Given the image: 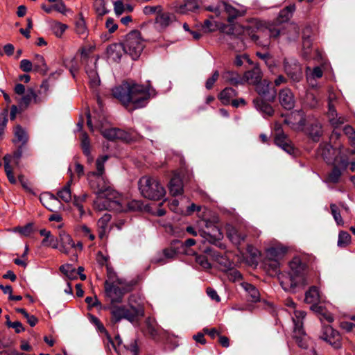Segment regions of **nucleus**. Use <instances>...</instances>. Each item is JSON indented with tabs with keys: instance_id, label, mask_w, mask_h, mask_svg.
Returning <instances> with one entry per match:
<instances>
[{
	"instance_id": "obj_21",
	"label": "nucleus",
	"mask_w": 355,
	"mask_h": 355,
	"mask_svg": "<svg viewBox=\"0 0 355 355\" xmlns=\"http://www.w3.org/2000/svg\"><path fill=\"white\" fill-rule=\"evenodd\" d=\"M293 30L295 32V35H298V31L297 26L295 24H288L286 27H284L282 28H279L276 27L268 28V29H265L264 32H260L261 34L267 35L266 36H270V37L276 38L279 37L280 35L286 34V31Z\"/></svg>"
},
{
	"instance_id": "obj_41",
	"label": "nucleus",
	"mask_w": 355,
	"mask_h": 355,
	"mask_svg": "<svg viewBox=\"0 0 355 355\" xmlns=\"http://www.w3.org/2000/svg\"><path fill=\"white\" fill-rule=\"evenodd\" d=\"M236 96V91L231 87L225 88L219 94L218 98L224 105L232 103V98Z\"/></svg>"
},
{
	"instance_id": "obj_46",
	"label": "nucleus",
	"mask_w": 355,
	"mask_h": 355,
	"mask_svg": "<svg viewBox=\"0 0 355 355\" xmlns=\"http://www.w3.org/2000/svg\"><path fill=\"white\" fill-rule=\"evenodd\" d=\"M71 180L69 181L67 184L57 193L58 198L65 202H69L71 200Z\"/></svg>"
},
{
	"instance_id": "obj_24",
	"label": "nucleus",
	"mask_w": 355,
	"mask_h": 355,
	"mask_svg": "<svg viewBox=\"0 0 355 355\" xmlns=\"http://www.w3.org/2000/svg\"><path fill=\"white\" fill-rule=\"evenodd\" d=\"M123 53H125V48L123 43L112 44L107 49L108 57L115 62L121 59Z\"/></svg>"
},
{
	"instance_id": "obj_53",
	"label": "nucleus",
	"mask_w": 355,
	"mask_h": 355,
	"mask_svg": "<svg viewBox=\"0 0 355 355\" xmlns=\"http://www.w3.org/2000/svg\"><path fill=\"white\" fill-rule=\"evenodd\" d=\"M351 241L350 234L345 231L340 232L338 239V246L345 248L348 245Z\"/></svg>"
},
{
	"instance_id": "obj_23",
	"label": "nucleus",
	"mask_w": 355,
	"mask_h": 355,
	"mask_svg": "<svg viewBox=\"0 0 355 355\" xmlns=\"http://www.w3.org/2000/svg\"><path fill=\"white\" fill-rule=\"evenodd\" d=\"M203 252L211 257L215 261H216L223 268H222L224 270H229L232 268V263L230 261L227 259L226 257H223L220 256L218 252H216L212 248H206Z\"/></svg>"
},
{
	"instance_id": "obj_19",
	"label": "nucleus",
	"mask_w": 355,
	"mask_h": 355,
	"mask_svg": "<svg viewBox=\"0 0 355 355\" xmlns=\"http://www.w3.org/2000/svg\"><path fill=\"white\" fill-rule=\"evenodd\" d=\"M175 21H176V17L174 14L162 10L155 18V24L162 30L166 29Z\"/></svg>"
},
{
	"instance_id": "obj_2",
	"label": "nucleus",
	"mask_w": 355,
	"mask_h": 355,
	"mask_svg": "<svg viewBox=\"0 0 355 355\" xmlns=\"http://www.w3.org/2000/svg\"><path fill=\"white\" fill-rule=\"evenodd\" d=\"M112 95L123 105H133L134 109L141 108L146 106L150 98V88L132 81L123 82L121 85L115 87L112 90Z\"/></svg>"
},
{
	"instance_id": "obj_55",
	"label": "nucleus",
	"mask_w": 355,
	"mask_h": 355,
	"mask_svg": "<svg viewBox=\"0 0 355 355\" xmlns=\"http://www.w3.org/2000/svg\"><path fill=\"white\" fill-rule=\"evenodd\" d=\"M162 10V7L158 6H146L143 8V12L146 15L157 14V15Z\"/></svg>"
},
{
	"instance_id": "obj_39",
	"label": "nucleus",
	"mask_w": 355,
	"mask_h": 355,
	"mask_svg": "<svg viewBox=\"0 0 355 355\" xmlns=\"http://www.w3.org/2000/svg\"><path fill=\"white\" fill-rule=\"evenodd\" d=\"M40 234L44 236L42 241V244L44 246H51L53 248H58L57 239L52 235L50 231L46 229L40 230Z\"/></svg>"
},
{
	"instance_id": "obj_43",
	"label": "nucleus",
	"mask_w": 355,
	"mask_h": 355,
	"mask_svg": "<svg viewBox=\"0 0 355 355\" xmlns=\"http://www.w3.org/2000/svg\"><path fill=\"white\" fill-rule=\"evenodd\" d=\"M94 8L96 15L100 17H102L110 12V10L107 8V2L105 0H95Z\"/></svg>"
},
{
	"instance_id": "obj_12",
	"label": "nucleus",
	"mask_w": 355,
	"mask_h": 355,
	"mask_svg": "<svg viewBox=\"0 0 355 355\" xmlns=\"http://www.w3.org/2000/svg\"><path fill=\"white\" fill-rule=\"evenodd\" d=\"M320 338L335 349H339L342 346L340 335L329 325H322Z\"/></svg>"
},
{
	"instance_id": "obj_52",
	"label": "nucleus",
	"mask_w": 355,
	"mask_h": 355,
	"mask_svg": "<svg viewBox=\"0 0 355 355\" xmlns=\"http://www.w3.org/2000/svg\"><path fill=\"white\" fill-rule=\"evenodd\" d=\"M60 270L69 279H73L76 277L77 272L75 268L71 264L62 265L60 266Z\"/></svg>"
},
{
	"instance_id": "obj_35",
	"label": "nucleus",
	"mask_w": 355,
	"mask_h": 355,
	"mask_svg": "<svg viewBox=\"0 0 355 355\" xmlns=\"http://www.w3.org/2000/svg\"><path fill=\"white\" fill-rule=\"evenodd\" d=\"M255 107L267 116H272L274 113L272 107L261 98H256L253 101Z\"/></svg>"
},
{
	"instance_id": "obj_5",
	"label": "nucleus",
	"mask_w": 355,
	"mask_h": 355,
	"mask_svg": "<svg viewBox=\"0 0 355 355\" xmlns=\"http://www.w3.org/2000/svg\"><path fill=\"white\" fill-rule=\"evenodd\" d=\"M108 309L111 315V321L113 323H117L121 320L125 319L134 324L144 315V307L141 304L136 306L111 304Z\"/></svg>"
},
{
	"instance_id": "obj_25",
	"label": "nucleus",
	"mask_w": 355,
	"mask_h": 355,
	"mask_svg": "<svg viewBox=\"0 0 355 355\" xmlns=\"http://www.w3.org/2000/svg\"><path fill=\"white\" fill-rule=\"evenodd\" d=\"M227 236L234 245H240L244 241L246 235L239 231L235 227L232 225L227 226Z\"/></svg>"
},
{
	"instance_id": "obj_63",
	"label": "nucleus",
	"mask_w": 355,
	"mask_h": 355,
	"mask_svg": "<svg viewBox=\"0 0 355 355\" xmlns=\"http://www.w3.org/2000/svg\"><path fill=\"white\" fill-rule=\"evenodd\" d=\"M343 130H344L345 134L350 139L351 142L353 144H355V130H354V129L350 125H346L344 128Z\"/></svg>"
},
{
	"instance_id": "obj_51",
	"label": "nucleus",
	"mask_w": 355,
	"mask_h": 355,
	"mask_svg": "<svg viewBox=\"0 0 355 355\" xmlns=\"http://www.w3.org/2000/svg\"><path fill=\"white\" fill-rule=\"evenodd\" d=\"M107 159V155L98 157L96 161V171H91L90 173H94L96 175H103L105 171L104 164Z\"/></svg>"
},
{
	"instance_id": "obj_11",
	"label": "nucleus",
	"mask_w": 355,
	"mask_h": 355,
	"mask_svg": "<svg viewBox=\"0 0 355 355\" xmlns=\"http://www.w3.org/2000/svg\"><path fill=\"white\" fill-rule=\"evenodd\" d=\"M200 236L211 244H216L223 236L220 230L211 221H205V229L200 232Z\"/></svg>"
},
{
	"instance_id": "obj_47",
	"label": "nucleus",
	"mask_w": 355,
	"mask_h": 355,
	"mask_svg": "<svg viewBox=\"0 0 355 355\" xmlns=\"http://www.w3.org/2000/svg\"><path fill=\"white\" fill-rule=\"evenodd\" d=\"M311 309L315 311L320 315V320L323 322L326 320L328 322H332L334 320L333 315L325 311L322 306H311Z\"/></svg>"
},
{
	"instance_id": "obj_16",
	"label": "nucleus",
	"mask_w": 355,
	"mask_h": 355,
	"mask_svg": "<svg viewBox=\"0 0 355 355\" xmlns=\"http://www.w3.org/2000/svg\"><path fill=\"white\" fill-rule=\"evenodd\" d=\"M279 101L281 105L286 110H292L295 106V98L292 91L288 88L280 90Z\"/></svg>"
},
{
	"instance_id": "obj_45",
	"label": "nucleus",
	"mask_w": 355,
	"mask_h": 355,
	"mask_svg": "<svg viewBox=\"0 0 355 355\" xmlns=\"http://www.w3.org/2000/svg\"><path fill=\"white\" fill-rule=\"evenodd\" d=\"M86 73L89 78V83L92 87L98 86L100 83V79L96 69V66L92 68L86 67Z\"/></svg>"
},
{
	"instance_id": "obj_42",
	"label": "nucleus",
	"mask_w": 355,
	"mask_h": 355,
	"mask_svg": "<svg viewBox=\"0 0 355 355\" xmlns=\"http://www.w3.org/2000/svg\"><path fill=\"white\" fill-rule=\"evenodd\" d=\"M343 171L338 166H334L331 171L327 174L325 182L336 184L339 182Z\"/></svg>"
},
{
	"instance_id": "obj_33",
	"label": "nucleus",
	"mask_w": 355,
	"mask_h": 355,
	"mask_svg": "<svg viewBox=\"0 0 355 355\" xmlns=\"http://www.w3.org/2000/svg\"><path fill=\"white\" fill-rule=\"evenodd\" d=\"M256 90L257 93L267 98L268 100H274L275 92H274L271 96L268 97V94L270 92V83L266 80L263 81H260L259 83L256 84Z\"/></svg>"
},
{
	"instance_id": "obj_10",
	"label": "nucleus",
	"mask_w": 355,
	"mask_h": 355,
	"mask_svg": "<svg viewBox=\"0 0 355 355\" xmlns=\"http://www.w3.org/2000/svg\"><path fill=\"white\" fill-rule=\"evenodd\" d=\"M284 71L295 83L300 82L303 77L300 64L294 58H288L284 60Z\"/></svg>"
},
{
	"instance_id": "obj_34",
	"label": "nucleus",
	"mask_w": 355,
	"mask_h": 355,
	"mask_svg": "<svg viewBox=\"0 0 355 355\" xmlns=\"http://www.w3.org/2000/svg\"><path fill=\"white\" fill-rule=\"evenodd\" d=\"M15 139L13 143H21V146L25 145L28 140V136L26 131L19 125L15 126L14 129Z\"/></svg>"
},
{
	"instance_id": "obj_44",
	"label": "nucleus",
	"mask_w": 355,
	"mask_h": 355,
	"mask_svg": "<svg viewBox=\"0 0 355 355\" xmlns=\"http://www.w3.org/2000/svg\"><path fill=\"white\" fill-rule=\"evenodd\" d=\"M223 78L227 81L228 83L236 85L239 84H243V78H241L237 73L232 72V71H227L223 75Z\"/></svg>"
},
{
	"instance_id": "obj_37",
	"label": "nucleus",
	"mask_w": 355,
	"mask_h": 355,
	"mask_svg": "<svg viewBox=\"0 0 355 355\" xmlns=\"http://www.w3.org/2000/svg\"><path fill=\"white\" fill-rule=\"evenodd\" d=\"M34 71L39 72L43 75L48 71V67L44 58L42 55L37 54L35 55L33 60Z\"/></svg>"
},
{
	"instance_id": "obj_27",
	"label": "nucleus",
	"mask_w": 355,
	"mask_h": 355,
	"mask_svg": "<svg viewBox=\"0 0 355 355\" xmlns=\"http://www.w3.org/2000/svg\"><path fill=\"white\" fill-rule=\"evenodd\" d=\"M198 8L196 0H185L184 3L175 6V10L178 13L184 15L189 12H195Z\"/></svg>"
},
{
	"instance_id": "obj_29",
	"label": "nucleus",
	"mask_w": 355,
	"mask_h": 355,
	"mask_svg": "<svg viewBox=\"0 0 355 355\" xmlns=\"http://www.w3.org/2000/svg\"><path fill=\"white\" fill-rule=\"evenodd\" d=\"M33 100H34L35 103H38L40 102L34 89L30 88L27 90L26 94L22 96L19 101V107L21 110L26 109Z\"/></svg>"
},
{
	"instance_id": "obj_18",
	"label": "nucleus",
	"mask_w": 355,
	"mask_h": 355,
	"mask_svg": "<svg viewBox=\"0 0 355 355\" xmlns=\"http://www.w3.org/2000/svg\"><path fill=\"white\" fill-rule=\"evenodd\" d=\"M40 200L51 211H55L60 202L58 198L49 192L42 193L40 196Z\"/></svg>"
},
{
	"instance_id": "obj_9",
	"label": "nucleus",
	"mask_w": 355,
	"mask_h": 355,
	"mask_svg": "<svg viewBox=\"0 0 355 355\" xmlns=\"http://www.w3.org/2000/svg\"><path fill=\"white\" fill-rule=\"evenodd\" d=\"M142 208V204L139 200H127L121 198L119 194L116 198L111 200L109 208L107 210H114L116 211H137Z\"/></svg>"
},
{
	"instance_id": "obj_49",
	"label": "nucleus",
	"mask_w": 355,
	"mask_h": 355,
	"mask_svg": "<svg viewBox=\"0 0 355 355\" xmlns=\"http://www.w3.org/2000/svg\"><path fill=\"white\" fill-rule=\"evenodd\" d=\"M87 196V193H84L80 196H74L73 197V205L77 207L80 217H82L85 214L83 202L86 200Z\"/></svg>"
},
{
	"instance_id": "obj_6",
	"label": "nucleus",
	"mask_w": 355,
	"mask_h": 355,
	"mask_svg": "<svg viewBox=\"0 0 355 355\" xmlns=\"http://www.w3.org/2000/svg\"><path fill=\"white\" fill-rule=\"evenodd\" d=\"M138 185L141 195L146 198L158 200L165 196L164 187L155 178L144 176L139 179Z\"/></svg>"
},
{
	"instance_id": "obj_59",
	"label": "nucleus",
	"mask_w": 355,
	"mask_h": 355,
	"mask_svg": "<svg viewBox=\"0 0 355 355\" xmlns=\"http://www.w3.org/2000/svg\"><path fill=\"white\" fill-rule=\"evenodd\" d=\"M80 19L76 22V31L78 34H84L86 32V25L82 14Z\"/></svg>"
},
{
	"instance_id": "obj_60",
	"label": "nucleus",
	"mask_w": 355,
	"mask_h": 355,
	"mask_svg": "<svg viewBox=\"0 0 355 355\" xmlns=\"http://www.w3.org/2000/svg\"><path fill=\"white\" fill-rule=\"evenodd\" d=\"M349 165V162L347 159L344 157H336L335 159L334 166H338V168H340L341 171H344L346 170Z\"/></svg>"
},
{
	"instance_id": "obj_17",
	"label": "nucleus",
	"mask_w": 355,
	"mask_h": 355,
	"mask_svg": "<svg viewBox=\"0 0 355 355\" xmlns=\"http://www.w3.org/2000/svg\"><path fill=\"white\" fill-rule=\"evenodd\" d=\"M277 133L275 137V144L280 147L287 153L291 155L294 153V148L289 138L282 132H278L279 130L276 129Z\"/></svg>"
},
{
	"instance_id": "obj_13",
	"label": "nucleus",
	"mask_w": 355,
	"mask_h": 355,
	"mask_svg": "<svg viewBox=\"0 0 355 355\" xmlns=\"http://www.w3.org/2000/svg\"><path fill=\"white\" fill-rule=\"evenodd\" d=\"M144 333L156 342L162 341L165 334L164 331L159 330L155 319L150 317L145 321Z\"/></svg>"
},
{
	"instance_id": "obj_3",
	"label": "nucleus",
	"mask_w": 355,
	"mask_h": 355,
	"mask_svg": "<svg viewBox=\"0 0 355 355\" xmlns=\"http://www.w3.org/2000/svg\"><path fill=\"white\" fill-rule=\"evenodd\" d=\"M291 271L281 273L278 279L282 288L287 292H295L309 283L307 268L300 257H294L289 263Z\"/></svg>"
},
{
	"instance_id": "obj_26",
	"label": "nucleus",
	"mask_w": 355,
	"mask_h": 355,
	"mask_svg": "<svg viewBox=\"0 0 355 355\" xmlns=\"http://www.w3.org/2000/svg\"><path fill=\"white\" fill-rule=\"evenodd\" d=\"M60 247L59 250L60 252L68 254L71 248H75V243L71 239V236L64 232L60 233Z\"/></svg>"
},
{
	"instance_id": "obj_54",
	"label": "nucleus",
	"mask_w": 355,
	"mask_h": 355,
	"mask_svg": "<svg viewBox=\"0 0 355 355\" xmlns=\"http://www.w3.org/2000/svg\"><path fill=\"white\" fill-rule=\"evenodd\" d=\"M330 209H331V214H332L335 221L336 222V223L338 225H343V220L342 218V216L340 215V210H339L338 206L335 204H331Z\"/></svg>"
},
{
	"instance_id": "obj_56",
	"label": "nucleus",
	"mask_w": 355,
	"mask_h": 355,
	"mask_svg": "<svg viewBox=\"0 0 355 355\" xmlns=\"http://www.w3.org/2000/svg\"><path fill=\"white\" fill-rule=\"evenodd\" d=\"M177 254L176 250L172 247L165 248L162 251L163 257L168 259H173L177 256ZM156 257H162V256L157 255Z\"/></svg>"
},
{
	"instance_id": "obj_38",
	"label": "nucleus",
	"mask_w": 355,
	"mask_h": 355,
	"mask_svg": "<svg viewBox=\"0 0 355 355\" xmlns=\"http://www.w3.org/2000/svg\"><path fill=\"white\" fill-rule=\"evenodd\" d=\"M222 6L228 16L227 21L230 23L233 22L237 17L244 15V11H240L227 3H223Z\"/></svg>"
},
{
	"instance_id": "obj_61",
	"label": "nucleus",
	"mask_w": 355,
	"mask_h": 355,
	"mask_svg": "<svg viewBox=\"0 0 355 355\" xmlns=\"http://www.w3.org/2000/svg\"><path fill=\"white\" fill-rule=\"evenodd\" d=\"M20 69L24 72H30L34 69L33 63L29 60L23 59L20 62Z\"/></svg>"
},
{
	"instance_id": "obj_7",
	"label": "nucleus",
	"mask_w": 355,
	"mask_h": 355,
	"mask_svg": "<svg viewBox=\"0 0 355 355\" xmlns=\"http://www.w3.org/2000/svg\"><path fill=\"white\" fill-rule=\"evenodd\" d=\"M125 53L129 54L133 60H137L141 55L144 48V42L141 33L137 30H133L125 35L123 42Z\"/></svg>"
},
{
	"instance_id": "obj_64",
	"label": "nucleus",
	"mask_w": 355,
	"mask_h": 355,
	"mask_svg": "<svg viewBox=\"0 0 355 355\" xmlns=\"http://www.w3.org/2000/svg\"><path fill=\"white\" fill-rule=\"evenodd\" d=\"M138 350L137 343L134 341L126 347V355H138Z\"/></svg>"
},
{
	"instance_id": "obj_58",
	"label": "nucleus",
	"mask_w": 355,
	"mask_h": 355,
	"mask_svg": "<svg viewBox=\"0 0 355 355\" xmlns=\"http://www.w3.org/2000/svg\"><path fill=\"white\" fill-rule=\"evenodd\" d=\"M245 62L248 63L250 65L253 64L248 55L246 54L237 55L236 57L234 63L236 66L241 67L244 64Z\"/></svg>"
},
{
	"instance_id": "obj_8",
	"label": "nucleus",
	"mask_w": 355,
	"mask_h": 355,
	"mask_svg": "<svg viewBox=\"0 0 355 355\" xmlns=\"http://www.w3.org/2000/svg\"><path fill=\"white\" fill-rule=\"evenodd\" d=\"M306 315L304 311H295L293 322L294 323L293 338L297 345L302 348H306V335L303 329V319Z\"/></svg>"
},
{
	"instance_id": "obj_57",
	"label": "nucleus",
	"mask_w": 355,
	"mask_h": 355,
	"mask_svg": "<svg viewBox=\"0 0 355 355\" xmlns=\"http://www.w3.org/2000/svg\"><path fill=\"white\" fill-rule=\"evenodd\" d=\"M196 261L204 269H210L211 268V263L205 255H197L196 257Z\"/></svg>"
},
{
	"instance_id": "obj_30",
	"label": "nucleus",
	"mask_w": 355,
	"mask_h": 355,
	"mask_svg": "<svg viewBox=\"0 0 355 355\" xmlns=\"http://www.w3.org/2000/svg\"><path fill=\"white\" fill-rule=\"evenodd\" d=\"M241 287L248 293L249 296V300L252 302H257L259 301L260 293L258 289L252 284L248 282H242L241 284Z\"/></svg>"
},
{
	"instance_id": "obj_40",
	"label": "nucleus",
	"mask_w": 355,
	"mask_h": 355,
	"mask_svg": "<svg viewBox=\"0 0 355 355\" xmlns=\"http://www.w3.org/2000/svg\"><path fill=\"white\" fill-rule=\"evenodd\" d=\"M11 160H12L11 155L7 154L3 157L4 168H5V172H6V176H7L9 182L11 184H16L17 180L13 175L12 168L10 164Z\"/></svg>"
},
{
	"instance_id": "obj_28",
	"label": "nucleus",
	"mask_w": 355,
	"mask_h": 355,
	"mask_svg": "<svg viewBox=\"0 0 355 355\" xmlns=\"http://www.w3.org/2000/svg\"><path fill=\"white\" fill-rule=\"evenodd\" d=\"M169 191L173 196L181 195L183 192L182 181L179 175H175L169 183Z\"/></svg>"
},
{
	"instance_id": "obj_15",
	"label": "nucleus",
	"mask_w": 355,
	"mask_h": 355,
	"mask_svg": "<svg viewBox=\"0 0 355 355\" xmlns=\"http://www.w3.org/2000/svg\"><path fill=\"white\" fill-rule=\"evenodd\" d=\"M327 117L330 124L337 128L346 121V118L342 115H339L335 108L331 97L328 103Z\"/></svg>"
},
{
	"instance_id": "obj_4",
	"label": "nucleus",
	"mask_w": 355,
	"mask_h": 355,
	"mask_svg": "<svg viewBox=\"0 0 355 355\" xmlns=\"http://www.w3.org/2000/svg\"><path fill=\"white\" fill-rule=\"evenodd\" d=\"M87 180L91 189L96 195L94 201V208L98 211L107 210L111 200L116 198L118 192L111 186L103 175H96L94 173H88Z\"/></svg>"
},
{
	"instance_id": "obj_1",
	"label": "nucleus",
	"mask_w": 355,
	"mask_h": 355,
	"mask_svg": "<svg viewBox=\"0 0 355 355\" xmlns=\"http://www.w3.org/2000/svg\"><path fill=\"white\" fill-rule=\"evenodd\" d=\"M268 27H264L259 23H256L254 26H249L243 27L239 25H234L228 33V39L227 40L231 47L236 51H241L246 47L245 39L249 37L252 41L257 45L263 47H268L270 44V36H266V34H261L260 32H264Z\"/></svg>"
},
{
	"instance_id": "obj_62",
	"label": "nucleus",
	"mask_w": 355,
	"mask_h": 355,
	"mask_svg": "<svg viewBox=\"0 0 355 355\" xmlns=\"http://www.w3.org/2000/svg\"><path fill=\"white\" fill-rule=\"evenodd\" d=\"M67 28V25L61 23H57L53 27L54 33L56 37H60Z\"/></svg>"
},
{
	"instance_id": "obj_50",
	"label": "nucleus",
	"mask_w": 355,
	"mask_h": 355,
	"mask_svg": "<svg viewBox=\"0 0 355 355\" xmlns=\"http://www.w3.org/2000/svg\"><path fill=\"white\" fill-rule=\"evenodd\" d=\"M295 10V6L293 4L289 5L286 6L284 9L282 10L279 14V17L280 18L279 21H285L288 20L291 17Z\"/></svg>"
},
{
	"instance_id": "obj_20",
	"label": "nucleus",
	"mask_w": 355,
	"mask_h": 355,
	"mask_svg": "<svg viewBox=\"0 0 355 355\" xmlns=\"http://www.w3.org/2000/svg\"><path fill=\"white\" fill-rule=\"evenodd\" d=\"M284 253L285 250L283 248H270L267 250V257L272 261L270 266L276 272L279 267V263L278 261L282 258Z\"/></svg>"
},
{
	"instance_id": "obj_32",
	"label": "nucleus",
	"mask_w": 355,
	"mask_h": 355,
	"mask_svg": "<svg viewBox=\"0 0 355 355\" xmlns=\"http://www.w3.org/2000/svg\"><path fill=\"white\" fill-rule=\"evenodd\" d=\"M320 300V293L316 286H311L305 293V302L308 304H313L312 306H318L317 304Z\"/></svg>"
},
{
	"instance_id": "obj_48",
	"label": "nucleus",
	"mask_w": 355,
	"mask_h": 355,
	"mask_svg": "<svg viewBox=\"0 0 355 355\" xmlns=\"http://www.w3.org/2000/svg\"><path fill=\"white\" fill-rule=\"evenodd\" d=\"M80 140L83 153L88 157V159L91 158L90 142L89 137L86 132H83L81 133Z\"/></svg>"
},
{
	"instance_id": "obj_36",
	"label": "nucleus",
	"mask_w": 355,
	"mask_h": 355,
	"mask_svg": "<svg viewBox=\"0 0 355 355\" xmlns=\"http://www.w3.org/2000/svg\"><path fill=\"white\" fill-rule=\"evenodd\" d=\"M110 220L111 215L109 214H105L98 220L97 225L98 227V236L101 239H103L105 235L108 228V223L110 221Z\"/></svg>"
},
{
	"instance_id": "obj_14",
	"label": "nucleus",
	"mask_w": 355,
	"mask_h": 355,
	"mask_svg": "<svg viewBox=\"0 0 355 355\" xmlns=\"http://www.w3.org/2000/svg\"><path fill=\"white\" fill-rule=\"evenodd\" d=\"M105 292L107 297L110 298L109 300H110L111 304L121 302L125 294L124 289L116 286L114 282L111 284H108L107 282H106Z\"/></svg>"
},
{
	"instance_id": "obj_22",
	"label": "nucleus",
	"mask_w": 355,
	"mask_h": 355,
	"mask_svg": "<svg viewBox=\"0 0 355 355\" xmlns=\"http://www.w3.org/2000/svg\"><path fill=\"white\" fill-rule=\"evenodd\" d=\"M243 78V83L247 82L251 85H256L261 80V71L258 66H254L252 69L247 71Z\"/></svg>"
},
{
	"instance_id": "obj_31",
	"label": "nucleus",
	"mask_w": 355,
	"mask_h": 355,
	"mask_svg": "<svg viewBox=\"0 0 355 355\" xmlns=\"http://www.w3.org/2000/svg\"><path fill=\"white\" fill-rule=\"evenodd\" d=\"M307 132L313 141H318L322 134L320 123L317 120L313 121L309 125L307 128Z\"/></svg>"
}]
</instances>
